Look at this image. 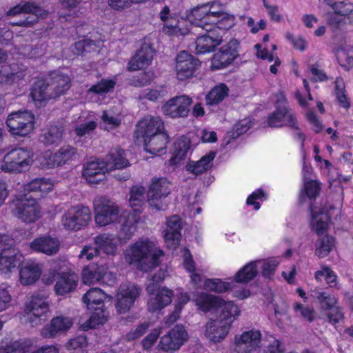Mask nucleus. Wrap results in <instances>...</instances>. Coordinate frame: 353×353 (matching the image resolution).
Masks as SVG:
<instances>
[{"mask_svg": "<svg viewBox=\"0 0 353 353\" xmlns=\"http://www.w3.org/2000/svg\"><path fill=\"white\" fill-rule=\"evenodd\" d=\"M94 219L99 226H106L111 223L121 224V235L125 240L130 239L137 230L139 216L126 210H121L114 202L105 199L95 201Z\"/></svg>", "mask_w": 353, "mask_h": 353, "instance_id": "1", "label": "nucleus"}, {"mask_svg": "<svg viewBox=\"0 0 353 353\" xmlns=\"http://www.w3.org/2000/svg\"><path fill=\"white\" fill-rule=\"evenodd\" d=\"M124 255L128 263L134 264L141 271L150 272L159 265L163 251L154 241L142 238L129 245Z\"/></svg>", "mask_w": 353, "mask_h": 353, "instance_id": "2", "label": "nucleus"}, {"mask_svg": "<svg viewBox=\"0 0 353 353\" xmlns=\"http://www.w3.org/2000/svg\"><path fill=\"white\" fill-rule=\"evenodd\" d=\"M34 152L26 147L8 149L0 160V172L21 174L28 172L34 163Z\"/></svg>", "mask_w": 353, "mask_h": 353, "instance_id": "3", "label": "nucleus"}, {"mask_svg": "<svg viewBox=\"0 0 353 353\" xmlns=\"http://www.w3.org/2000/svg\"><path fill=\"white\" fill-rule=\"evenodd\" d=\"M124 236H117L110 233H103L96 236L94 239L95 246L90 245H85L81 250L79 257L81 259L92 260L97 256L99 252H103L105 254L109 256H115L119 250V247L122 242H126Z\"/></svg>", "mask_w": 353, "mask_h": 353, "instance_id": "4", "label": "nucleus"}, {"mask_svg": "<svg viewBox=\"0 0 353 353\" xmlns=\"http://www.w3.org/2000/svg\"><path fill=\"white\" fill-rule=\"evenodd\" d=\"M108 296L99 288H92L83 296V301L89 310H92L90 319L83 325L84 329L95 328L103 324L108 318L107 312L103 310V302Z\"/></svg>", "mask_w": 353, "mask_h": 353, "instance_id": "5", "label": "nucleus"}, {"mask_svg": "<svg viewBox=\"0 0 353 353\" xmlns=\"http://www.w3.org/2000/svg\"><path fill=\"white\" fill-rule=\"evenodd\" d=\"M0 272L6 276L17 268L22 254L14 246V240L7 234H0Z\"/></svg>", "mask_w": 353, "mask_h": 353, "instance_id": "6", "label": "nucleus"}, {"mask_svg": "<svg viewBox=\"0 0 353 353\" xmlns=\"http://www.w3.org/2000/svg\"><path fill=\"white\" fill-rule=\"evenodd\" d=\"M165 276L164 271L159 270L152 278V282L147 286V292L150 295L148 301V309L150 312L161 310L172 301V291L167 288H159L157 283L163 281Z\"/></svg>", "mask_w": 353, "mask_h": 353, "instance_id": "7", "label": "nucleus"}, {"mask_svg": "<svg viewBox=\"0 0 353 353\" xmlns=\"http://www.w3.org/2000/svg\"><path fill=\"white\" fill-rule=\"evenodd\" d=\"M92 219L88 207L77 205L65 210L61 218V227L68 232H78L86 227Z\"/></svg>", "mask_w": 353, "mask_h": 353, "instance_id": "8", "label": "nucleus"}, {"mask_svg": "<svg viewBox=\"0 0 353 353\" xmlns=\"http://www.w3.org/2000/svg\"><path fill=\"white\" fill-rule=\"evenodd\" d=\"M34 123V115L28 110L12 112L6 121L8 132L14 136L22 137L33 132Z\"/></svg>", "mask_w": 353, "mask_h": 353, "instance_id": "9", "label": "nucleus"}, {"mask_svg": "<svg viewBox=\"0 0 353 353\" xmlns=\"http://www.w3.org/2000/svg\"><path fill=\"white\" fill-rule=\"evenodd\" d=\"M13 214L26 223H34L41 217V208L31 196H19L12 202Z\"/></svg>", "mask_w": 353, "mask_h": 353, "instance_id": "10", "label": "nucleus"}, {"mask_svg": "<svg viewBox=\"0 0 353 353\" xmlns=\"http://www.w3.org/2000/svg\"><path fill=\"white\" fill-rule=\"evenodd\" d=\"M311 296L321 304V319H325L332 325L338 323L343 319V313L336 305L337 300L334 296L318 290L312 291Z\"/></svg>", "mask_w": 353, "mask_h": 353, "instance_id": "11", "label": "nucleus"}, {"mask_svg": "<svg viewBox=\"0 0 353 353\" xmlns=\"http://www.w3.org/2000/svg\"><path fill=\"white\" fill-rule=\"evenodd\" d=\"M172 190L171 183L165 178H154L149 185L147 194L150 207L157 210H163L166 206V197Z\"/></svg>", "mask_w": 353, "mask_h": 353, "instance_id": "12", "label": "nucleus"}, {"mask_svg": "<svg viewBox=\"0 0 353 353\" xmlns=\"http://www.w3.org/2000/svg\"><path fill=\"white\" fill-rule=\"evenodd\" d=\"M48 313L49 305L46 300L39 296H32L25 305L23 318L32 326H37L46 321Z\"/></svg>", "mask_w": 353, "mask_h": 353, "instance_id": "13", "label": "nucleus"}, {"mask_svg": "<svg viewBox=\"0 0 353 353\" xmlns=\"http://www.w3.org/2000/svg\"><path fill=\"white\" fill-rule=\"evenodd\" d=\"M159 18L163 22V32L168 35H185L189 32L188 22L184 18H179L170 12L168 6L161 10Z\"/></svg>", "mask_w": 353, "mask_h": 353, "instance_id": "14", "label": "nucleus"}, {"mask_svg": "<svg viewBox=\"0 0 353 353\" xmlns=\"http://www.w3.org/2000/svg\"><path fill=\"white\" fill-rule=\"evenodd\" d=\"M188 339L189 334L185 327L178 324L161 337L157 348L172 353L179 350Z\"/></svg>", "mask_w": 353, "mask_h": 353, "instance_id": "15", "label": "nucleus"}, {"mask_svg": "<svg viewBox=\"0 0 353 353\" xmlns=\"http://www.w3.org/2000/svg\"><path fill=\"white\" fill-rule=\"evenodd\" d=\"M20 14H30L26 20H21L14 23V25L31 27L37 22L39 17H45L48 15V12L40 6H38L34 2H23L7 12V14L10 17H14Z\"/></svg>", "mask_w": 353, "mask_h": 353, "instance_id": "16", "label": "nucleus"}, {"mask_svg": "<svg viewBox=\"0 0 353 353\" xmlns=\"http://www.w3.org/2000/svg\"><path fill=\"white\" fill-rule=\"evenodd\" d=\"M192 103V99L187 94L174 96L163 103L161 112L172 119L185 118L189 115Z\"/></svg>", "mask_w": 353, "mask_h": 353, "instance_id": "17", "label": "nucleus"}, {"mask_svg": "<svg viewBox=\"0 0 353 353\" xmlns=\"http://www.w3.org/2000/svg\"><path fill=\"white\" fill-rule=\"evenodd\" d=\"M216 14L211 11L208 5H199L188 12L185 20L195 26L200 27L205 31L212 30V28H216L215 20Z\"/></svg>", "mask_w": 353, "mask_h": 353, "instance_id": "18", "label": "nucleus"}, {"mask_svg": "<svg viewBox=\"0 0 353 353\" xmlns=\"http://www.w3.org/2000/svg\"><path fill=\"white\" fill-rule=\"evenodd\" d=\"M77 155V149L70 145H63L56 152L48 150L43 152L40 159L41 165L46 168H53L68 163Z\"/></svg>", "mask_w": 353, "mask_h": 353, "instance_id": "19", "label": "nucleus"}, {"mask_svg": "<svg viewBox=\"0 0 353 353\" xmlns=\"http://www.w3.org/2000/svg\"><path fill=\"white\" fill-rule=\"evenodd\" d=\"M141 289L132 283H123L116 295L115 306L118 313L125 314L133 306L139 297Z\"/></svg>", "mask_w": 353, "mask_h": 353, "instance_id": "20", "label": "nucleus"}, {"mask_svg": "<svg viewBox=\"0 0 353 353\" xmlns=\"http://www.w3.org/2000/svg\"><path fill=\"white\" fill-rule=\"evenodd\" d=\"M141 289L132 283H123L116 295L115 306L118 313L125 314L133 306L139 297Z\"/></svg>", "mask_w": 353, "mask_h": 353, "instance_id": "21", "label": "nucleus"}, {"mask_svg": "<svg viewBox=\"0 0 353 353\" xmlns=\"http://www.w3.org/2000/svg\"><path fill=\"white\" fill-rule=\"evenodd\" d=\"M261 337V332L259 330L244 331L235 336L234 350L238 353H252L259 347Z\"/></svg>", "mask_w": 353, "mask_h": 353, "instance_id": "22", "label": "nucleus"}, {"mask_svg": "<svg viewBox=\"0 0 353 353\" xmlns=\"http://www.w3.org/2000/svg\"><path fill=\"white\" fill-rule=\"evenodd\" d=\"M200 66V61L185 51L180 52L176 58V75L179 81H185L193 77Z\"/></svg>", "mask_w": 353, "mask_h": 353, "instance_id": "23", "label": "nucleus"}, {"mask_svg": "<svg viewBox=\"0 0 353 353\" xmlns=\"http://www.w3.org/2000/svg\"><path fill=\"white\" fill-rule=\"evenodd\" d=\"M238 45L236 39H232L223 45L212 59V69L220 70L230 65L236 57Z\"/></svg>", "mask_w": 353, "mask_h": 353, "instance_id": "24", "label": "nucleus"}, {"mask_svg": "<svg viewBox=\"0 0 353 353\" xmlns=\"http://www.w3.org/2000/svg\"><path fill=\"white\" fill-rule=\"evenodd\" d=\"M268 123L272 128L288 126L292 129H299V123L296 116L287 107L277 108L268 117Z\"/></svg>", "mask_w": 353, "mask_h": 353, "instance_id": "25", "label": "nucleus"}, {"mask_svg": "<svg viewBox=\"0 0 353 353\" xmlns=\"http://www.w3.org/2000/svg\"><path fill=\"white\" fill-rule=\"evenodd\" d=\"M231 326L227 321L210 319L205 325L204 335L212 342L221 343L229 334Z\"/></svg>", "mask_w": 353, "mask_h": 353, "instance_id": "26", "label": "nucleus"}, {"mask_svg": "<svg viewBox=\"0 0 353 353\" xmlns=\"http://www.w3.org/2000/svg\"><path fill=\"white\" fill-rule=\"evenodd\" d=\"M108 172L104 160L97 159L87 163L83 168V176L90 184H98L105 179Z\"/></svg>", "mask_w": 353, "mask_h": 353, "instance_id": "27", "label": "nucleus"}, {"mask_svg": "<svg viewBox=\"0 0 353 353\" xmlns=\"http://www.w3.org/2000/svg\"><path fill=\"white\" fill-rule=\"evenodd\" d=\"M163 122L159 117L147 116L141 119L137 126V132L138 136L143 138V141L147 138H150L157 133L163 132Z\"/></svg>", "mask_w": 353, "mask_h": 353, "instance_id": "28", "label": "nucleus"}, {"mask_svg": "<svg viewBox=\"0 0 353 353\" xmlns=\"http://www.w3.org/2000/svg\"><path fill=\"white\" fill-rule=\"evenodd\" d=\"M73 325L72 318L64 316H58L53 318L49 325H46L41 331L45 338H53L57 334L65 333Z\"/></svg>", "mask_w": 353, "mask_h": 353, "instance_id": "29", "label": "nucleus"}, {"mask_svg": "<svg viewBox=\"0 0 353 353\" xmlns=\"http://www.w3.org/2000/svg\"><path fill=\"white\" fill-rule=\"evenodd\" d=\"M217 28H212V30L206 31L199 37L195 42L196 52L198 54H205L213 51L215 48L222 42L221 37L216 33Z\"/></svg>", "mask_w": 353, "mask_h": 353, "instance_id": "30", "label": "nucleus"}, {"mask_svg": "<svg viewBox=\"0 0 353 353\" xmlns=\"http://www.w3.org/2000/svg\"><path fill=\"white\" fill-rule=\"evenodd\" d=\"M205 5L212 12H215L216 17L215 26L220 30H228L235 23L234 17L224 11V5L219 1H209Z\"/></svg>", "mask_w": 353, "mask_h": 353, "instance_id": "31", "label": "nucleus"}, {"mask_svg": "<svg viewBox=\"0 0 353 353\" xmlns=\"http://www.w3.org/2000/svg\"><path fill=\"white\" fill-rule=\"evenodd\" d=\"M30 248L32 251L51 256L58 252L60 241L56 237L43 236L32 241L30 244Z\"/></svg>", "mask_w": 353, "mask_h": 353, "instance_id": "32", "label": "nucleus"}, {"mask_svg": "<svg viewBox=\"0 0 353 353\" xmlns=\"http://www.w3.org/2000/svg\"><path fill=\"white\" fill-rule=\"evenodd\" d=\"M154 56L153 49L148 44H143L135 55L130 60L128 68L135 71L147 68L152 62Z\"/></svg>", "mask_w": 353, "mask_h": 353, "instance_id": "33", "label": "nucleus"}, {"mask_svg": "<svg viewBox=\"0 0 353 353\" xmlns=\"http://www.w3.org/2000/svg\"><path fill=\"white\" fill-rule=\"evenodd\" d=\"M181 221L177 216L170 217L164 230V239L167 246L174 249L179 244L181 239Z\"/></svg>", "mask_w": 353, "mask_h": 353, "instance_id": "34", "label": "nucleus"}, {"mask_svg": "<svg viewBox=\"0 0 353 353\" xmlns=\"http://www.w3.org/2000/svg\"><path fill=\"white\" fill-rule=\"evenodd\" d=\"M42 273L41 265L35 261H27L19 271V281L23 285L34 283Z\"/></svg>", "mask_w": 353, "mask_h": 353, "instance_id": "35", "label": "nucleus"}, {"mask_svg": "<svg viewBox=\"0 0 353 353\" xmlns=\"http://www.w3.org/2000/svg\"><path fill=\"white\" fill-rule=\"evenodd\" d=\"M168 142V137L163 131L150 138L145 139L144 141L145 150L152 154L161 155L165 152Z\"/></svg>", "mask_w": 353, "mask_h": 353, "instance_id": "36", "label": "nucleus"}, {"mask_svg": "<svg viewBox=\"0 0 353 353\" xmlns=\"http://www.w3.org/2000/svg\"><path fill=\"white\" fill-rule=\"evenodd\" d=\"M25 77V68L18 65H3L0 69V83L12 85Z\"/></svg>", "mask_w": 353, "mask_h": 353, "instance_id": "37", "label": "nucleus"}, {"mask_svg": "<svg viewBox=\"0 0 353 353\" xmlns=\"http://www.w3.org/2000/svg\"><path fill=\"white\" fill-rule=\"evenodd\" d=\"M330 216L326 208L316 209L311 206V226L317 234H322L327 228Z\"/></svg>", "mask_w": 353, "mask_h": 353, "instance_id": "38", "label": "nucleus"}, {"mask_svg": "<svg viewBox=\"0 0 353 353\" xmlns=\"http://www.w3.org/2000/svg\"><path fill=\"white\" fill-rule=\"evenodd\" d=\"M194 301L199 310L207 313L218 310V305L222 303V297L205 292H200L197 294Z\"/></svg>", "mask_w": 353, "mask_h": 353, "instance_id": "39", "label": "nucleus"}, {"mask_svg": "<svg viewBox=\"0 0 353 353\" xmlns=\"http://www.w3.org/2000/svg\"><path fill=\"white\" fill-rule=\"evenodd\" d=\"M78 283V276L74 273L61 274L54 286L55 292L59 295H63L74 290Z\"/></svg>", "mask_w": 353, "mask_h": 353, "instance_id": "40", "label": "nucleus"}, {"mask_svg": "<svg viewBox=\"0 0 353 353\" xmlns=\"http://www.w3.org/2000/svg\"><path fill=\"white\" fill-rule=\"evenodd\" d=\"M52 95L50 88V83H47L42 79H39L34 83L31 89L30 96L37 105L38 103L54 98Z\"/></svg>", "mask_w": 353, "mask_h": 353, "instance_id": "41", "label": "nucleus"}, {"mask_svg": "<svg viewBox=\"0 0 353 353\" xmlns=\"http://www.w3.org/2000/svg\"><path fill=\"white\" fill-rule=\"evenodd\" d=\"M259 261H251L243 266L234 276V281L239 283H246L253 280L259 273Z\"/></svg>", "mask_w": 353, "mask_h": 353, "instance_id": "42", "label": "nucleus"}, {"mask_svg": "<svg viewBox=\"0 0 353 353\" xmlns=\"http://www.w3.org/2000/svg\"><path fill=\"white\" fill-rule=\"evenodd\" d=\"M106 274V267L90 265L83 268L82 271L83 282L86 285L94 284L103 279Z\"/></svg>", "mask_w": 353, "mask_h": 353, "instance_id": "43", "label": "nucleus"}, {"mask_svg": "<svg viewBox=\"0 0 353 353\" xmlns=\"http://www.w3.org/2000/svg\"><path fill=\"white\" fill-rule=\"evenodd\" d=\"M70 79L66 74L57 72L52 77L50 88L54 98L59 97L70 88Z\"/></svg>", "mask_w": 353, "mask_h": 353, "instance_id": "44", "label": "nucleus"}, {"mask_svg": "<svg viewBox=\"0 0 353 353\" xmlns=\"http://www.w3.org/2000/svg\"><path fill=\"white\" fill-rule=\"evenodd\" d=\"M221 310L220 320L230 323V325L240 315L241 310L233 301H225L222 298V303L218 305Z\"/></svg>", "mask_w": 353, "mask_h": 353, "instance_id": "45", "label": "nucleus"}, {"mask_svg": "<svg viewBox=\"0 0 353 353\" xmlns=\"http://www.w3.org/2000/svg\"><path fill=\"white\" fill-rule=\"evenodd\" d=\"M214 157L215 153L210 152L201 157L199 161H190L187 165V170L196 175L202 174L212 168Z\"/></svg>", "mask_w": 353, "mask_h": 353, "instance_id": "46", "label": "nucleus"}, {"mask_svg": "<svg viewBox=\"0 0 353 353\" xmlns=\"http://www.w3.org/2000/svg\"><path fill=\"white\" fill-rule=\"evenodd\" d=\"M23 188L29 192H39L43 196L53 190L54 183L49 179L38 178L25 184Z\"/></svg>", "mask_w": 353, "mask_h": 353, "instance_id": "47", "label": "nucleus"}, {"mask_svg": "<svg viewBox=\"0 0 353 353\" xmlns=\"http://www.w3.org/2000/svg\"><path fill=\"white\" fill-rule=\"evenodd\" d=\"M32 345V341L28 339L9 342L3 341L0 345V353H26Z\"/></svg>", "mask_w": 353, "mask_h": 353, "instance_id": "48", "label": "nucleus"}, {"mask_svg": "<svg viewBox=\"0 0 353 353\" xmlns=\"http://www.w3.org/2000/svg\"><path fill=\"white\" fill-rule=\"evenodd\" d=\"M108 172L114 169H122L129 165L125 157L124 151L120 149L112 150L105 161Z\"/></svg>", "mask_w": 353, "mask_h": 353, "instance_id": "49", "label": "nucleus"}, {"mask_svg": "<svg viewBox=\"0 0 353 353\" xmlns=\"http://www.w3.org/2000/svg\"><path fill=\"white\" fill-rule=\"evenodd\" d=\"M229 88L224 83L214 86L206 95L205 101L208 105H216L221 102L228 94Z\"/></svg>", "mask_w": 353, "mask_h": 353, "instance_id": "50", "label": "nucleus"}, {"mask_svg": "<svg viewBox=\"0 0 353 353\" xmlns=\"http://www.w3.org/2000/svg\"><path fill=\"white\" fill-rule=\"evenodd\" d=\"M145 190L143 186L135 185L131 188L129 203L134 212L137 215V212L140 211V208L145 201Z\"/></svg>", "mask_w": 353, "mask_h": 353, "instance_id": "51", "label": "nucleus"}, {"mask_svg": "<svg viewBox=\"0 0 353 353\" xmlns=\"http://www.w3.org/2000/svg\"><path fill=\"white\" fill-rule=\"evenodd\" d=\"M232 283L225 281L221 279H207L203 283V289L216 293H224L232 289Z\"/></svg>", "mask_w": 353, "mask_h": 353, "instance_id": "52", "label": "nucleus"}, {"mask_svg": "<svg viewBox=\"0 0 353 353\" xmlns=\"http://www.w3.org/2000/svg\"><path fill=\"white\" fill-rule=\"evenodd\" d=\"M63 130L57 126H50L43 130L41 141L46 145L59 144L62 139Z\"/></svg>", "mask_w": 353, "mask_h": 353, "instance_id": "53", "label": "nucleus"}, {"mask_svg": "<svg viewBox=\"0 0 353 353\" xmlns=\"http://www.w3.org/2000/svg\"><path fill=\"white\" fill-rule=\"evenodd\" d=\"M334 246V239L331 236H324L316 243L315 255L319 258L327 256Z\"/></svg>", "mask_w": 353, "mask_h": 353, "instance_id": "54", "label": "nucleus"}, {"mask_svg": "<svg viewBox=\"0 0 353 353\" xmlns=\"http://www.w3.org/2000/svg\"><path fill=\"white\" fill-rule=\"evenodd\" d=\"M101 40H92L91 39H83L76 42L74 45L72 51L76 54H81L85 52L95 50L101 45Z\"/></svg>", "mask_w": 353, "mask_h": 353, "instance_id": "55", "label": "nucleus"}, {"mask_svg": "<svg viewBox=\"0 0 353 353\" xmlns=\"http://www.w3.org/2000/svg\"><path fill=\"white\" fill-rule=\"evenodd\" d=\"M330 5L336 14H339L341 17L350 14L349 19L351 21L353 13V4L348 0H332V3Z\"/></svg>", "mask_w": 353, "mask_h": 353, "instance_id": "56", "label": "nucleus"}, {"mask_svg": "<svg viewBox=\"0 0 353 353\" xmlns=\"http://www.w3.org/2000/svg\"><path fill=\"white\" fill-rule=\"evenodd\" d=\"M116 84L115 81L112 79H102L98 83L92 85L89 90L88 94L103 95L113 90Z\"/></svg>", "mask_w": 353, "mask_h": 353, "instance_id": "57", "label": "nucleus"}, {"mask_svg": "<svg viewBox=\"0 0 353 353\" xmlns=\"http://www.w3.org/2000/svg\"><path fill=\"white\" fill-rule=\"evenodd\" d=\"M339 64L349 69L353 66V48L349 47L345 49L344 48H339L336 54Z\"/></svg>", "mask_w": 353, "mask_h": 353, "instance_id": "58", "label": "nucleus"}, {"mask_svg": "<svg viewBox=\"0 0 353 353\" xmlns=\"http://www.w3.org/2000/svg\"><path fill=\"white\" fill-rule=\"evenodd\" d=\"M257 261H259V263H257L258 268H261V274L266 278L271 277L280 263V261L276 258Z\"/></svg>", "mask_w": 353, "mask_h": 353, "instance_id": "59", "label": "nucleus"}, {"mask_svg": "<svg viewBox=\"0 0 353 353\" xmlns=\"http://www.w3.org/2000/svg\"><path fill=\"white\" fill-rule=\"evenodd\" d=\"M82 0H60L61 10L60 18L74 17L77 15V8Z\"/></svg>", "mask_w": 353, "mask_h": 353, "instance_id": "60", "label": "nucleus"}, {"mask_svg": "<svg viewBox=\"0 0 353 353\" xmlns=\"http://www.w3.org/2000/svg\"><path fill=\"white\" fill-rule=\"evenodd\" d=\"M252 124L253 123L250 118H244L235 123L232 130L228 132V134L231 139H235L248 131Z\"/></svg>", "mask_w": 353, "mask_h": 353, "instance_id": "61", "label": "nucleus"}, {"mask_svg": "<svg viewBox=\"0 0 353 353\" xmlns=\"http://www.w3.org/2000/svg\"><path fill=\"white\" fill-rule=\"evenodd\" d=\"M84 117H79L80 123L74 128L75 134L78 137H83L90 134L97 128V123L92 120L83 119Z\"/></svg>", "mask_w": 353, "mask_h": 353, "instance_id": "62", "label": "nucleus"}, {"mask_svg": "<svg viewBox=\"0 0 353 353\" xmlns=\"http://www.w3.org/2000/svg\"><path fill=\"white\" fill-rule=\"evenodd\" d=\"M319 184L316 181H309L305 183L304 188L300 194V199L302 202L305 201V198L310 199L315 198L319 192Z\"/></svg>", "mask_w": 353, "mask_h": 353, "instance_id": "63", "label": "nucleus"}, {"mask_svg": "<svg viewBox=\"0 0 353 353\" xmlns=\"http://www.w3.org/2000/svg\"><path fill=\"white\" fill-rule=\"evenodd\" d=\"M101 120L106 130H112L120 125L121 117L120 114H114L110 110H107L103 112Z\"/></svg>", "mask_w": 353, "mask_h": 353, "instance_id": "64", "label": "nucleus"}]
</instances>
